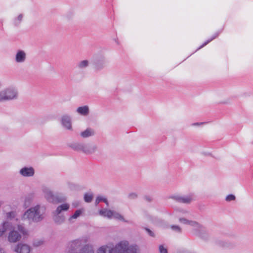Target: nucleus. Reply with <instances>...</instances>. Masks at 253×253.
Listing matches in <instances>:
<instances>
[{
  "label": "nucleus",
  "instance_id": "2f4dec72",
  "mask_svg": "<svg viewBox=\"0 0 253 253\" xmlns=\"http://www.w3.org/2000/svg\"><path fill=\"white\" fill-rule=\"evenodd\" d=\"M54 198H55V201L53 203H62V202L65 201V200H66V197L64 196H54Z\"/></svg>",
  "mask_w": 253,
  "mask_h": 253
},
{
  "label": "nucleus",
  "instance_id": "a19ab883",
  "mask_svg": "<svg viewBox=\"0 0 253 253\" xmlns=\"http://www.w3.org/2000/svg\"><path fill=\"white\" fill-rule=\"evenodd\" d=\"M177 253H189V251L188 250H186L185 249H181L179 250Z\"/></svg>",
  "mask_w": 253,
  "mask_h": 253
},
{
  "label": "nucleus",
  "instance_id": "49530a36",
  "mask_svg": "<svg viewBox=\"0 0 253 253\" xmlns=\"http://www.w3.org/2000/svg\"><path fill=\"white\" fill-rule=\"evenodd\" d=\"M2 203L1 202H0V207L1 206V205Z\"/></svg>",
  "mask_w": 253,
  "mask_h": 253
},
{
  "label": "nucleus",
  "instance_id": "5701e85b",
  "mask_svg": "<svg viewBox=\"0 0 253 253\" xmlns=\"http://www.w3.org/2000/svg\"><path fill=\"white\" fill-rule=\"evenodd\" d=\"M53 220L57 224H61L65 221V216L61 214H53Z\"/></svg>",
  "mask_w": 253,
  "mask_h": 253
},
{
  "label": "nucleus",
  "instance_id": "f8f14e48",
  "mask_svg": "<svg viewBox=\"0 0 253 253\" xmlns=\"http://www.w3.org/2000/svg\"><path fill=\"white\" fill-rule=\"evenodd\" d=\"M215 243L216 246L223 249H231L233 247V245L228 241L222 239H217Z\"/></svg>",
  "mask_w": 253,
  "mask_h": 253
},
{
  "label": "nucleus",
  "instance_id": "6ab92c4d",
  "mask_svg": "<svg viewBox=\"0 0 253 253\" xmlns=\"http://www.w3.org/2000/svg\"><path fill=\"white\" fill-rule=\"evenodd\" d=\"M82 245V242L80 240H76L70 243V249L71 250H76L79 249Z\"/></svg>",
  "mask_w": 253,
  "mask_h": 253
},
{
  "label": "nucleus",
  "instance_id": "f03ea898",
  "mask_svg": "<svg viewBox=\"0 0 253 253\" xmlns=\"http://www.w3.org/2000/svg\"><path fill=\"white\" fill-rule=\"evenodd\" d=\"M28 231L22 224H18L17 228L11 230L7 235V240L10 243H15L21 240L23 236L27 235Z\"/></svg>",
  "mask_w": 253,
  "mask_h": 253
},
{
  "label": "nucleus",
  "instance_id": "bb28decb",
  "mask_svg": "<svg viewBox=\"0 0 253 253\" xmlns=\"http://www.w3.org/2000/svg\"><path fill=\"white\" fill-rule=\"evenodd\" d=\"M16 212L15 211H11L10 212H6L5 213V218L6 219V221L10 222V221L16 218Z\"/></svg>",
  "mask_w": 253,
  "mask_h": 253
},
{
  "label": "nucleus",
  "instance_id": "f704fd0d",
  "mask_svg": "<svg viewBox=\"0 0 253 253\" xmlns=\"http://www.w3.org/2000/svg\"><path fill=\"white\" fill-rule=\"evenodd\" d=\"M159 250L160 253H168L167 249L163 245L159 246Z\"/></svg>",
  "mask_w": 253,
  "mask_h": 253
},
{
  "label": "nucleus",
  "instance_id": "dca6fc26",
  "mask_svg": "<svg viewBox=\"0 0 253 253\" xmlns=\"http://www.w3.org/2000/svg\"><path fill=\"white\" fill-rule=\"evenodd\" d=\"M70 206L68 204L64 203L58 206L56 209L52 212V214H61L63 211L69 210Z\"/></svg>",
  "mask_w": 253,
  "mask_h": 253
},
{
  "label": "nucleus",
  "instance_id": "7c9ffc66",
  "mask_svg": "<svg viewBox=\"0 0 253 253\" xmlns=\"http://www.w3.org/2000/svg\"><path fill=\"white\" fill-rule=\"evenodd\" d=\"M93 199V194L91 193H86L84 195V200L87 203H90Z\"/></svg>",
  "mask_w": 253,
  "mask_h": 253
},
{
  "label": "nucleus",
  "instance_id": "aec40b11",
  "mask_svg": "<svg viewBox=\"0 0 253 253\" xmlns=\"http://www.w3.org/2000/svg\"><path fill=\"white\" fill-rule=\"evenodd\" d=\"M113 248L109 246H103L100 247L96 253H112Z\"/></svg>",
  "mask_w": 253,
  "mask_h": 253
},
{
  "label": "nucleus",
  "instance_id": "6e6552de",
  "mask_svg": "<svg viewBox=\"0 0 253 253\" xmlns=\"http://www.w3.org/2000/svg\"><path fill=\"white\" fill-rule=\"evenodd\" d=\"M42 191L45 198L49 202L54 203L55 202L54 195L49 187L44 186L42 188Z\"/></svg>",
  "mask_w": 253,
  "mask_h": 253
},
{
  "label": "nucleus",
  "instance_id": "20e7f679",
  "mask_svg": "<svg viewBox=\"0 0 253 253\" xmlns=\"http://www.w3.org/2000/svg\"><path fill=\"white\" fill-rule=\"evenodd\" d=\"M191 234L204 240H207L209 238L206 228L195 221H191Z\"/></svg>",
  "mask_w": 253,
  "mask_h": 253
},
{
  "label": "nucleus",
  "instance_id": "9d476101",
  "mask_svg": "<svg viewBox=\"0 0 253 253\" xmlns=\"http://www.w3.org/2000/svg\"><path fill=\"white\" fill-rule=\"evenodd\" d=\"M61 122L62 125L67 129H72L71 118L69 115H64L62 116Z\"/></svg>",
  "mask_w": 253,
  "mask_h": 253
},
{
  "label": "nucleus",
  "instance_id": "473e14b6",
  "mask_svg": "<svg viewBox=\"0 0 253 253\" xmlns=\"http://www.w3.org/2000/svg\"><path fill=\"white\" fill-rule=\"evenodd\" d=\"M236 197L233 194H229L226 197L225 200L227 202H230L235 200Z\"/></svg>",
  "mask_w": 253,
  "mask_h": 253
},
{
  "label": "nucleus",
  "instance_id": "4c0bfd02",
  "mask_svg": "<svg viewBox=\"0 0 253 253\" xmlns=\"http://www.w3.org/2000/svg\"><path fill=\"white\" fill-rule=\"evenodd\" d=\"M179 220L180 222L184 224H189L190 223L189 221L184 218H180Z\"/></svg>",
  "mask_w": 253,
  "mask_h": 253
},
{
  "label": "nucleus",
  "instance_id": "c03bdc74",
  "mask_svg": "<svg viewBox=\"0 0 253 253\" xmlns=\"http://www.w3.org/2000/svg\"><path fill=\"white\" fill-rule=\"evenodd\" d=\"M0 253H5L3 250L0 247Z\"/></svg>",
  "mask_w": 253,
  "mask_h": 253
},
{
  "label": "nucleus",
  "instance_id": "c85d7f7f",
  "mask_svg": "<svg viewBox=\"0 0 253 253\" xmlns=\"http://www.w3.org/2000/svg\"><path fill=\"white\" fill-rule=\"evenodd\" d=\"M112 214V218L119 220L120 221H122L123 222H127L126 220H125L123 215H122L119 212H116V211H113Z\"/></svg>",
  "mask_w": 253,
  "mask_h": 253
},
{
  "label": "nucleus",
  "instance_id": "8fccbe9b",
  "mask_svg": "<svg viewBox=\"0 0 253 253\" xmlns=\"http://www.w3.org/2000/svg\"><path fill=\"white\" fill-rule=\"evenodd\" d=\"M252 144H253V141L252 142Z\"/></svg>",
  "mask_w": 253,
  "mask_h": 253
},
{
  "label": "nucleus",
  "instance_id": "4468645a",
  "mask_svg": "<svg viewBox=\"0 0 253 253\" xmlns=\"http://www.w3.org/2000/svg\"><path fill=\"white\" fill-rule=\"evenodd\" d=\"M12 227V223L8 221H3L0 226V238L2 237L6 232Z\"/></svg>",
  "mask_w": 253,
  "mask_h": 253
},
{
  "label": "nucleus",
  "instance_id": "2eb2a0df",
  "mask_svg": "<svg viewBox=\"0 0 253 253\" xmlns=\"http://www.w3.org/2000/svg\"><path fill=\"white\" fill-rule=\"evenodd\" d=\"M106 60L104 57H101L97 59L94 62V67L96 70H100L105 67L106 65Z\"/></svg>",
  "mask_w": 253,
  "mask_h": 253
},
{
  "label": "nucleus",
  "instance_id": "1a4fd4ad",
  "mask_svg": "<svg viewBox=\"0 0 253 253\" xmlns=\"http://www.w3.org/2000/svg\"><path fill=\"white\" fill-rule=\"evenodd\" d=\"M31 250L30 247L25 244H18L14 249V251L17 253H29Z\"/></svg>",
  "mask_w": 253,
  "mask_h": 253
},
{
  "label": "nucleus",
  "instance_id": "412c9836",
  "mask_svg": "<svg viewBox=\"0 0 253 253\" xmlns=\"http://www.w3.org/2000/svg\"><path fill=\"white\" fill-rule=\"evenodd\" d=\"M94 134L95 132L93 129L87 128L81 133V136L83 138H87L94 135Z\"/></svg>",
  "mask_w": 253,
  "mask_h": 253
},
{
  "label": "nucleus",
  "instance_id": "72a5a7b5",
  "mask_svg": "<svg viewBox=\"0 0 253 253\" xmlns=\"http://www.w3.org/2000/svg\"><path fill=\"white\" fill-rule=\"evenodd\" d=\"M170 228L172 230H173V231H175V232H176L177 233H180L181 232V228H180V227L179 226H177V225H171L170 226Z\"/></svg>",
  "mask_w": 253,
  "mask_h": 253
},
{
  "label": "nucleus",
  "instance_id": "7ed1b4c3",
  "mask_svg": "<svg viewBox=\"0 0 253 253\" xmlns=\"http://www.w3.org/2000/svg\"><path fill=\"white\" fill-rule=\"evenodd\" d=\"M18 97L17 89L14 86H9L0 91V102L17 99Z\"/></svg>",
  "mask_w": 253,
  "mask_h": 253
},
{
  "label": "nucleus",
  "instance_id": "79ce46f5",
  "mask_svg": "<svg viewBox=\"0 0 253 253\" xmlns=\"http://www.w3.org/2000/svg\"><path fill=\"white\" fill-rule=\"evenodd\" d=\"M103 202H104V203L106 204V205H107V206H108L109 203H108V201H107V199H106V198H105V199H104V200Z\"/></svg>",
  "mask_w": 253,
  "mask_h": 253
},
{
  "label": "nucleus",
  "instance_id": "393cba45",
  "mask_svg": "<svg viewBox=\"0 0 253 253\" xmlns=\"http://www.w3.org/2000/svg\"><path fill=\"white\" fill-rule=\"evenodd\" d=\"M33 199L34 196L32 195H29L26 196L24 198L23 207L25 208L29 207L33 202Z\"/></svg>",
  "mask_w": 253,
  "mask_h": 253
},
{
  "label": "nucleus",
  "instance_id": "a18cd8bd",
  "mask_svg": "<svg viewBox=\"0 0 253 253\" xmlns=\"http://www.w3.org/2000/svg\"><path fill=\"white\" fill-rule=\"evenodd\" d=\"M204 155H210V153H206L204 154Z\"/></svg>",
  "mask_w": 253,
  "mask_h": 253
},
{
  "label": "nucleus",
  "instance_id": "58836bf2",
  "mask_svg": "<svg viewBox=\"0 0 253 253\" xmlns=\"http://www.w3.org/2000/svg\"><path fill=\"white\" fill-rule=\"evenodd\" d=\"M207 123V122L195 123H193L191 125H192V126H201L203 125L206 124Z\"/></svg>",
  "mask_w": 253,
  "mask_h": 253
},
{
  "label": "nucleus",
  "instance_id": "4be33fe9",
  "mask_svg": "<svg viewBox=\"0 0 253 253\" xmlns=\"http://www.w3.org/2000/svg\"><path fill=\"white\" fill-rule=\"evenodd\" d=\"M70 147L75 151H82L83 152L84 143H74L70 144Z\"/></svg>",
  "mask_w": 253,
  "mask_h": 253
},
{
  "label": "nucleus",
  "instance_id": "f257e3e1",
  "mask_svg": "<svg viewBox=\"0 0 253 253\" xmlns=\"http://www.w3.org/2000/svg\"><path fill=\"white\" fill-rule=\"evenodd\" d=\"M45 212L44 206L37 205L26 210L21 218L23 221H28L30 223L40 222L44 219Z\"/></svg>",
  "mask_w": 253,
  "mask_h": 253
},
{
  "label": "nucleus",
  "instance_id": "f3484780",
  "mask_svg": "<svg viewBox=\"0 0 253 253\" xmlns=\"http://www.w3.org/2000/svg\"><path fill=\"white\" fill-rule=\"evenodd\" d=\"M77 112L82 116H86L89 113V107L86 105L79 107L77 109Z\"/></svg>",
  "mask_w": 253,
  "mask_h": 253
},
{
  "label": "nucleus",
  "instance_id": "ddd939ff",
  "mask_svg": "<svg viewBox=\"0 0 253 253\" xmlns=\"http://www.w3.org/2000/svg\"><path fill=\"white\" fill-rule=\"evenodd\" d=\"M26 59V54L25 52L22 50H18L15 57V61L18 63H24Z\"/></svg>",
  "mask_w": 253,
  "mask_h": 253
},
{
  "label": "nucleus",
  "instance_id": "37998d69",
  "mask_svg": "<svg viewBox=\"0 0 253 253\" xmlns=\"http://www.w3.org/2000/svg\"><path fill=\"white\" fill-rule=\"evenodd\" d=\"M145 199L147 201H151V198L150 197H145Z\"/></svg>",
  "mask_w": 253,
  "mask_h": 253
},
{
  "label": "nucleus",
  "instance_id": "39448f33",
  "mask_svg": "<svg viewBox=\"0 0 253 253\" xmlns=\"http://www.w3.org/2000/svg\"><path fill=\"white\" fill-rule=\"evenodd\" d=\"M128 242L122 241L117 244L113 248V253H136V248L134 246H128Z\"/></svg>",
  "mask_w": 253,
  "mask_h": 253
},
{
  "label": "nucleus",
  "instance_id": "a211bd4d",
  "mask_svg": "<svg viewBox=\"0 0 253 253\" xmlns=\"http://www.w3.org/2000/svg\"><path fill=\"white\" fill-rule=\"evenodd\" d=\"M113 211L110 210L103 209L99 211V213L102 216L111 219L112 218Z\"/></svg>",
  "mask_w": 253,
  "mask_h": 253
},
{
  "label": "nucleus",
  "instance_id": "a878e982",
  "mask_svg": "<svg viewBox=\"0 0 253 253\" xmlns=\"http://www.w3.org/2000/svg\"><path fill=\"white\" fill-rule=\"evenodd\" d=\"M221 32V31H218V32H216V33H215L211 37V38H210V39L207 40L203 44H202L198 48V49H199L202 47H203L204 46H205V45H206L207 44H208L209 42H210L211 41H212V40H213L214 39H215V38H216L220 34V33Z\"/></svg>",
  "mask_w": 253,
  "mask_h": 253
},
{
  "label": "nucleus",
  "instance_id": "ea45409f",
  "mask_svg": "<svg viewBox=\"0 0 253 253\" xmlns=\"http://www.w3.org/2000/svg\"><path fill=\"white\" fill-rule=\"evenodd\" d=\"M145 230H146V231L147 232L148 234L150 236L153 237H155V234L151 230H150L149 229L147 228H145Z\"/></svg>",
  "mask_w": 253,
  "mask_h": 253
},
{
  "label": "nucleus",
  "instance_id": "423d86ee",
  "mask_svg": "<svg viewBox=\"0 0 253 253\" xmlns=\"http://www.w3.org/2000/svg\"><path fill=\"white\" fill-rule=\"evenodd\" d=\"M19 173L23 177H32L35 174V169L32 167H24L20 169Z\"/></svg>",
  "mask_w": 253,
  "mask_h": 253
},
{
  "label": "nucleus",
  "instance_id": "9b49d317",
  "mask_svg": "<svg viewBox=\"0 0 253 253\" xmlns=\"http://www.w3.org/2000/svg\"><path fill=\"white\" fill-rule=\"evenodd\" d=\"M97 149V147L95 144L84 143L83 153L86 155L92 154L96 152Z\"/></svg>",
  "mask_w": 253,
  "mask_h": 253
},
{
  "label": "nucleus",
  "instance_id": "e433bc0d",
  "mask_svg": "<svg viewBox=\"0 0 253 253\" xmlns=\"http://www.w3.org/2000/svg\"><path fill=\"white\" fill-rule=\"evenodd\" d=\"M128 197L130 199H135L137 197V194L136 193H131L128 195Z\"/></svg>",
  "mask_w": 253,
  "mask_h": 253
},
{
  "label": "nucleus",
  "instance_id": "09e8293b",
  "mask_svg": "<svg viewBox=\"0 0 253 253\" xmlns=\"http://www.w3.org/2000/svg\"><path fill=\"white\" fill-rule=\"evenodd\" d=\"M73 205H74L75 207H77L76 204H75V205H74V204H73Z\"/></svg>",
  "mask_w": 253,
  "mask_h": 253
},
{
  "label": "nucleus",
  "instance_id": "c756f323",
  "mask_svg": "<svg viewBox=\"0 0 253 253\" xmlns=\"http://www.w3.org/2000/svg\"><path fill=\"white\" fill-rule=\"evenodd\" d=\"M24 15L22 13L19 14L17 17L13 19V23L15 26H18L23 20Z\"/></svg>",
  "mask_w": 253,
  "mask_h": 253
},
{
  "label": "nucleus",
  "instance_id": "cd10ccee",
  "mask_svg": "<svg viewBox=\"0 0 253 253\" xmlns=\"http://www.w3.org/2000/svg\"><path fill=\"white\" fill-rule=\"evenodd\" d=\"M82 212L83 211L82 210H78L76 211L75 213L69 217L68 219L69 221L71 223L73 222V220L76 219L78 217H79L82 214Z\"/></svg>",
  "mask_w": 253,
  "mask_h": 253
},
{
  "label": "nucleus",
  "instance_id": "c9c22d12",
  "mask_svg": "<svg viewBox=\"0 0 253 253\" xmlns=\"http://www.w3.org/2000/svg\"><path fill=\"white\" fill-rule=\"evenodd\" d=\"M105 199V198L103 197L102 196H98L96 198V199L95 200V205H97L100 202H103Z\"/></svg>",
  "mask_w": 253,
  "mask_h": 253
},
{
  "label": "nucleus",
  "instance_id": "0eeeda50",
  "mask_svg": "<svg viewBox=\"0 0 253 253\" xmlns=\"http://www.w3.org/2000/svg\"><path fill=\"white\" fill-rule=\"evenodd\" d=\"M170 198L178 203L183 204H188L190 203V197L188 196L174 194L170 196Z\"/></svg>",
  "mask_w": 253,
  "mask_h": 253
},
{
  "label": "nucleus",
  "instance_id": "de8ad7c7",
  "mask_svg": "<svg viewBox=\"0 0 253 253\" xmlns=\"http://www.w3.org/2000/svg\"><path fill=\"white\" fill-rule=\"evenodd\" d=\"M73 205H74L75 207H77L76 204H75V205H74V204H73Z\"/></svg>",
  "mask_w": 253,
  "mask_h": 253
},
{
  "label": "nucleus",
  "instance_id": "b1692460",
  "mask_svg": "<svg viewBox=\"0 0 253 253\" xmlns=\"http://www.w3.org/2000/svg\"><path fill=\"white\" fill-rule=\"evenodd\" d=\"M89 61L87 60H84L79 62L76 67L79 70H83L86 69L89 66Z\"/></svg>",
  "mask_w": 253,
  "mask_h": 253
}]
</instances>
